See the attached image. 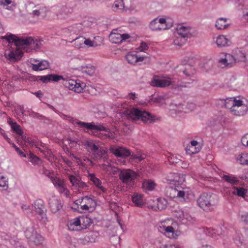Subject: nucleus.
Here are the masks:
<instances>
[{
  "mask_svg": "<svg viewBox=\"0 0 248 248\" xmlns=\"http://www.w3.org/2000/svg\"><path fill=\"white\" fill-rule=\"evenodd\" d=\"M123 115L129 120H140L144 123L150 124L155 120L154 116L149 112L135 108H126L123 111Z\"/></svg>",
  "mask_w": 248,
  "mask_h": 248,
  "instance_id": "obj_1",
  "label": "nucleus"
},
{
  "mask_svg": "<svg viewBox=\"0 0 248 248\" xmlns=\"http://www.w3.org/2000/svg\"><path fill=\"white\" fill-rule=\"evenodd\" d=\"M198 206L206 212L212 211L216 207L218 202L217 195L211 193H202L198 198Z\"/></svg>",
  "mask_w": 248,
  "mask_h": 248,
  "instance_id": "obj_2",
  "label": "nucleus"
},
{
  "mask_svg": "<svg viewBox=\"0 0 248 248\" xmlns=\"http://www.w3.org/2000/svg\"><path fill=\"white\" fill-rule=\"evenodd\" d=\"M2 39H6L9 43H15V45L16 46L26 45L27 46H30L31 47L33 48L34 49L38 48L39 46V42L36 40L34 41L31 37L26 38H20L15 35L10 34L2 37Z\"/></svg>",
  "mask_w": 248,
  "mask_h": 248,
  "instance_id": "obj_3",
  "label": "nucleus"
},
{
  "mask_svg": "<svg viewBox=\"0 0 248 248\" xmlns=\"http://www.w3.org/2000/svg\"><path fill=\"white\" fill-rule=\"evenodd\" d=\"M25 235L31 242L36 245H41L44 241V238L32 226L29 227L26 229L25 231Z\"/></svg>",
  "mask_w": 248,
  "mask_h": 248,
  "instance_id": "obj_4",
  "label": "nucleus"
},
{
  "mask_svg": "<svg viewBox=\"0 0 248 248\" xmlns=\"http://www.w3.org/2000/svg\"><path fill=\"white\" fill-rule=\"evenodd\" d=\"M85 146L94 160L102 157L107 153L103 147H99L92 142L87 141Z\"/></svg>",
  "mask_w": 248,
  "mask_h": 248,
  "instance_id": "obj_5",
  "label": "nucleus"
},
{
  "mask_svg": "<svg viewBox=\"0 0 248 248\" xmlns=\"http://www.w3.org/2000/svg\"><path fill=\"white\" fill-rule=\"evenodd\" d=\"M151 86L156 87L164 88L170 85H175L174 81L170 78H161L158 76H154L150 82Z\"/></svg>",
  "mask_w": 248,
  "mask_h": 248,
  "instance_id": "obj_6",
  "label": "nucleus"
},
{
  "mask_svg": "<svg viewBox=\"0 0 248 248\" xmlns=\"http://www.w3.org/2000/svg\"><path fill=\"white\" fill-rule=\"evenodd\" d=\"M137 177L135 171L131 170H123L119 174V178L123 183L131 185L133 183Z\"/></svg>",
  "mask_w": 248,
  "mask_h": 248,
  "instance_id": "obj_7",
  "label": "nucleus"
},
{
  "mask_svg": "<svg viewBox=\"0 0 248 248\" xmlns=\"http://www.w3.org/2000/svg\"><path fill=\"white\" fill-rule=\"evenodd\" d=\"M74 203L80 205L81 209L83 211H88L90 208H94L96 205L94 201L88 196H85L82 198L76 200Z\"/></svg>",
  "mask_w": 248,
  "mask_h": 248,
  "instance_id": "obj_8",
  "label": "nucleus"
},
{
  "mask_svg": "<svg viewBox=\"0 0 248 248\" xmlns=\"http://www.w3.org/2000/svg\"><path fill=\"white\" fill-rule=\"evenodd\" d=\"M248 110V108L247 106L243 104L242 100H238L236 105L232 108L231 112L233 115L240 116H243L246 114Z\"/></svg>",
  "mask_w": 248,
  "mask_h": 248,
  "instance_id": "obj_9",
  "label": "nucleus"
},
{
  "mask_svg": "<svg viewBox=\"0 0 248 248\" xmlns=\"http://www.w3.org/2000/svg\"><path fill=\"white\" fill-rule=\"evenodd\" d=\"M236 62L234 57L230 54H225L224 58H220L218 61V64L221 68L231 67Z\"/></svg>",
  "mask_w": 248,
  "mask_h": 248,
  "instance_id": "obj_10",
  "label": "nucleus"
},
{
  "mask_svg": "<svg viewBox=\"0 0 248 248\" xmlns=\"http://www.w3.org/2000/svg\"><path fill=\"white\" fill-rule=\"evenodd\" d=\"M67 176L70 183L75 189L84 188L87 186V184L81 181V178L79 176H76L71 174H68Z\"/></svg>",
  "mask_w": 248,
  "mask_h": 248,
  "instance_id": "obj_11",
  "label": "nucleus"
},
{
  "mask_svg": "<svg viewBox=\"0 0 248 248\" xmlns=\"http://www.w3.org/2000/svg\"><path fill=\"white\" fill-rule=\"evenodd\" d=\"M76 124L82 128H85L89 130H94L97 131H105L106 128L102 125H96L92 123H85L77 120Z\"/></svg>",
  "mask_w": 248,
  "mask_h": 248,
  "instance_id": "obj_12",
  "label": "nucleus"
},
{
  "mask_svg": "<svg viewBox=\"0 0 248 248\" xmlns=\"http://www.w3.org/2000/svg\"><path fill=\"white\" fill-rule=\"evenodd\" d=\"M48 204L51 212L54 213L60 211L62 207L61 201L55 197H52L49 199Z\"/></svg>",
  "mask_w": 248,
  "mask_h": 248,
  "instance_id": "obj_13",
  "label": "nucleus"
},
{
  "mask_svg": "<svg viewBox=\"0 0 248 248\" xmlns=\"http://www.w3.org/2000/svg\"><path fill=\"white\" fill-rule=\"evenodd\" d=\"M23 53L21 51L15 53L13 51L7 50L5 52L4 56L7 60L12 62H15L20 60Z\"/></svg>",
  "mask_w": 248,
  "mask_h": 248,
  "instance_id": "obj_14",
  "label": "nucleus"
},
{
  "mask_svg": "<svg viewBox=\"0 0 248 248\" xmlns=\"http://www.w3.org/2000/svg\"><path fill=\"white\" fill-rule=\"evenodd\" d=\"M111 152L117 157H127L131 156V154L129 150L125 147H119L117 148L113 149Z\"/></svg>",
  "mask_w": 248,
  "mask_h": 248,
  "instance_id": "obj_15",
  "label": "nucleus"
},
{
  "mask_svg": "<svg viewBox=\"0 0 248 248\" xmlns=\"http://www.w3.org/2000/svg\"><path fill=\"white\" fill-rule=\"evenodd\" d=\"M34 207L36 213L38 214L42 217V219L45 217V207L44 202L41 199L36 200L34 202Z\"/></svg>",
  "mask_w": 248,
  "mask_h": 248,
  "instance_id": "obj_16",
  "label": "nucleus"
},
{
  "mask_svg": "<svg viewBox=\"0 0 248 248\" xmlns=\"http://www.w3.org/2000/svg\"><path fill=\"white\" fill-rule=\"evenodd\" d=\"M49 67V63L48 61L43 60L37 64H31L32 69L37 71L46 69Z\"/></svg>",
  "mask_w": 248,
  "mask_h": 248,
  "instance_id": "obj_17",
  "label": "nucleus"
},
{
  "mask_svg": "<svg viewBox=\"0 0 248 248\" xmlns=\"http://www.w3.org/2000/svg\"><path fill=\"white\" fill-rule=\"evenodd\" d=\"M158 230L160 232L165 234L169 238L173 237L174 229L172 226H165L162 225L159 226Z\"/></svg>",
  "mask_w": 248,
  "mask_h": 248,
  "instance_id": "obj_18",
  "label": "nucleus"
},
{
  "mask_svg": "<svg viewBox=\"0 0 248 248\" xmlns=\"http://www.w3.org/2000/svg\"><path fill=\"white\" fill-rule=\"evenodd\" d=\"M68 227L71 231H78L84 228L81 226L80 220L79 218H76L72 220L68 224Z\"/></svg>",
  "mask_w": 248,
  "mask_h": 248,
  "instance_id": "obj_19",
  "label": "nucleus"
},
{
  "mask_svg": "<svg viewBox=\"0 0 248 248\" xmlns=\"http://www.w3.org/2000/svg\"><path fill=\"white\" fill-rule=\"evenodd\" d=\"M89 177L93 184L99 188L103 193H106L107 192V189L101 186V181L96 177L94 174H89Z\"/></svg>",
  "mask_w": 248,
  "mask_h": 248,
  "instance_id": "obj_20",
  "label": "nucleus"
},
{
  "mask_svg": "<svg viewBox=\"0 0 248 248\" xmlns=\"http://www.w3.org/2000/svg\"><path fill=\"white\" fill-rule=\"evenodd\" d=\"M232 188L234 190L232 191V194L237 195L239 197L245 198L248 193V190L243 187L233 186Z\"/></svg>",
  "mask_w": 248,
  "mask_h": 248,
  "instance_id": "obj_21",
  "label": "nucleus"
},
{
  "mask_svg": "<svg viewBox=\"0 0 248 248\" xmlns=\"http://www.w3.org/2000/svg\"><path fill=\"white\" fill-rule=\"evenodd\" d=\"M133 202L137 206H141L144 204L143 196L141 194L135 193L132 197Z\"/></svg>",
  "mask_w": 248,
  "mask_h": 248,
  "instance_id": "obj_22",
  "label": "nucleus"
},
{
  "mask_svg": "<svg viewBox=\"0 0 248 248\" xmlns=\"http://www.w3.org/2000/svg\"><path fill=\"white\" fill-rule=\"evenodd\" d=\"M227 18H220L216 21V27L218 30H223L227 28L229 24L227 23Z\"/></svg>",
  "mask_w": 248,
  "mask_h": 248,
  "instance_id": "obj_23",
  "label": "nucleus"
},
{
  "mask_svg": "<svg viewBox=\"0 0 248 248\" xmlns=\"http://www.w3.org/2000/svg\"><path fill=\"white\" fill-rule=\"evenodd\" d=\"M187 38L186 36L176 34L173 43L176 46H181L186 43Z\"/></svg>",
  "mask_w": 248,
  "mask_h": 248,
  "instance_id": "obj_24",
  "label": "nucleus"
},
{
  "mask_svg": "<svg viewBox=\"0 0 248 248\" xmlns=\"http://www.w3.org/2000/svg\"><path fill=\"white\" fill-rule=\"evenodd\" d=\"M9 124L13 131H14L18 135H22L23 132L20 127V126L17 124L16 122H14L11 119L8 121Z\"/></svg>",
  "mask_w": 248,
  "mask_h": 248,
  "instance_id": "obj_25",
  "label": "nucleus"
},
{
  "mask_svg": "<svg viewBox=\"0 0 248 248\" xmlns=\"http://www.w3.org/2000/svg\"><path fill=\"white\" fill-rule=\"evenodd\" d=\"M229 40L224 35H219L217 37L216 43L218 46L222 47L228 45Z\"/></svg>",
  "mask_w": 248,
  "mask_h": 248,
  "instance_id": "obj_26",
  "label": "nucleus"
},
{
  "mask_svg": "<svg viewBox=\"0 0 248 248\" xmlns=\"http://www.w3.org/2000/svg\"><path fill=\"white\" fill-rule=\"evenodd\" d=\"M237 100L234 97L227 98L224 100V106L226 108L230 109L231 111L232 108L236 105Z\"/></svg>",
  "mask_w": 248,
  "mask_h": 248,
  "instance_id": "obj_27",
  "label": "nucleus"
},
{
  "mask_svg": "<svg viewBox=\"0 0 248 248\" xmlns=\"http://www.w3.org/2000/svg\"><path fill=\"white\" fill-rule=\"evenodd\" d=\"M166 195L170 198H174L176 197V194L177 193V189L172 186H169L166 188L165 189Z\"/></svg>",
  "mask_w": 248,
  "mask_h": 248,
  "instance_id": "obj_28",
  "label": "nucleus"
},
{
  "mask_svg": "<svg viewBox=\"0 0 248 248\" xmlns=\"http://www.w3.org/2000/svg\"><path fill=\"white\" fill-rule=\"evenodd\" d=\"M190 29L183 26H180L177 28V34L188 37Z\"/></svg>",
  "mask_w": 248,
  "mask_h": 248,
  "instance_id": "obj_29",
  "label": "nucleus"
},
{
  "mask_svg": "<svg viewBox=\"0 0 248 248\" xmlns=\"http://www.w3.org/2000/svg\"><path fill=\"white\" fill-rule=\"evenodd\" d=\"M109 39L113 43L120 44L122 42V36L120 33L111 32L109 35Z\"/></svg>",
  "mask_w": 248,
  "mask_h": 248,
  "instance_id": "obj_30",
  "label": "nucleus"
},
{
  "mask_svg": "<svg viewBox=\"0 0 248 248\" xmlns=\"http://www.w3.org/2000/svg\"><path fill=\"white\" fill-rule=\"evenodd\" d=\"M222 178L227 182L232 185H237L239 182L238 179L232 175H223Z\"/></svg>",
  "mask_w": 248,
  "mask_h": 248,
  "instance_id": "obj_31",
  "label": "nucleus"
},
{
  "mask_svg": "<svg viewBox=\"0 0 248 248\" xmlns=\"http://www.w3.org/2000/svg\"><path fill=\"white\" fill-rule=\"evenodd\" d=\"M150 28L153 31L161 30L162 29H166L167 27H161L157 22V18L152 20L150 24Z\"/></svg>",
  "mask_w": 248,
  "mask_h": 248,
  "instance_id": "obj_32",
  "label": "nucleus"
},
{
  "mask_svg": "<svg viewBox=\"0 0 248 248\" xmlns=\"http://www.w3.org/2000/svg\"><path fill=\"white\" fill-rule=\"evenodd\" d=\"M125 7L124 5L123 0H116L114 1L112 9L114 11H117L118 10L124 9Z\"/></svg>",
  "mask_w": 248,
  "mask_h": 248,
  "instance_id": "obj_33",
  "label": "nucleus"
},
{
  "mask_svg": "<svg viewBox=\"0 0 248 248\" xmlns=\"http://www.w3.org/2000/svg\"><path fill=\"white\" fill-rule=\"evenodd\" d=\"M68 30L72 33L78 34L82 30V27L80 24H75L68 27Z\"/></svg>",
  "mask_w": 248,
  "mask_h": 248,
  "instance_id": "obj_34",
  "label": "nucleus"
},
{
  "mask_svg": "<svg viewBox=\"0 0 248 248\" xmlns=\"http://www.w3.org/2000/svg\"><path fill=\"white\" fill-rule=\"evenodd\" d=\"M167 204V200L164 198H159L157 200V207L159 210L165 209Z\"/></svg>",
  "mask_w": 248,
  "mask_h": 248,
  "instance_id": "obj_35",
  "label": "nucleus"
},
{
  "mask_svg": "<svg viewBox=\"0 0 248 248\" xmlns=\"http://www.w3.org/2000/svg\"><path fill=\"white\" fill-rule=\"evenodd\" d=\"M73 42L75 47L80 48L84 45V37L83 36L77 37L73 40Z\"/></svg>",
  "mask_w": 248,
  "mask_h": 248,
  "instance_id": "obj_36",
  "label": "nucleus"
},
{
  "mask_svg": "<svg viewBox=\"0 0 248 248\" xmlns=\"http://www.w3.org/2000/svg\"><path fill=\"white\" fill-rule=\"evenodd\" d=\"M126 59L129 63L135 64L137 62V56L134 54H127L126 56Z\"/></svg>",
  "mask_w": 248,
  "mask_h": 248,
  "instance_id": "obj_37",
  "label": "nucleus"
},
{
  "mask_svg": "<svg viewBox=\"0 0 248 248\" xmlns=\"http://www.w3.org/2000/svg\"><path fill=\"white\" fill-rule=\"evenodd\" d=\"M201 148L193 147L189 145L186 148V151L187 154L192 155L198 153L200 151Z\"/></svg>",
  "mask_w": 248,
  "mask_h": 248,
  "instance_id": "obj_38",
  "label": "nucleus"
},
{
  "mask_svg": "<svg viewBox=\"0 0 248 248\" xmlns=\"http://www.w3.org/2000/svg\"><path fill=\"white\" fill-rule=\"evenodd\" d=\"M81 71L83 73H85L88 75H92L95 71L94 67L92 65L82 66Z\"/></svg>",
  "mask_w": 248,
  "mask_h": 248,
  "instance_id": "obj_39",
  "label": "nucleus"
},
{
  "mask_svg": "<svg viewBox=\"0 0 248 248\" xmlns=\"http://www.w3.org/2000/svg\"><path fill=\"white\" fill-rule=\"evenodd\" d=\"M183 73L187 77H191L195 74V70L193 67L188 65L186 67Z\"/></svg>",
  "mask_w": 248,
  "mask_h": 248,
  "instance_id": "obj_40",
  "label": "nucleus"
},
{
  "mask_svg": "<svg viewBox=\"0 0 248 248\" xmlns=\"http://www.w3.org/2000/svg\"><path fill=\"white\" fill-rule=\"evenodd\" d=\"M142 185L143 187L148 190H153L155 186V183L151 181L144 182Z\"/></svg>",
  "mask_w": 248,
  "mask_h": 248,
  "instance_id": "obj_41",
  "label": "nucleus"
},
{
  "mask_svg": "<svg viewBox=\"0 0 248 248\" xmlns=\"http://www.w3.org/2000/svg\"><path fill=\"white\" fill-rule=\"evenodd\" d=\"M85 87V85L84 83H80V81L78 82L77 81H76V86H75L74 88V91L78 93H81Z\"/></svg>",
  "mask_w": 248,
  "mask_h": 248,
  "instance_id": "obj_42",
  "label": "nucleus"
},
{
  "mask_svg": "<svg viewBox=\"0 0 248 248\" xmlns=\"http://www.w3.org/2000/svg\"><path fill=\"white\" fill-rule=\"evenodd\" d=\"M234 58L236 60V62H245L246 60L245 54L240 51L237 53L236 57Z\"/></svg>",
  "mask_w": 248,
  "mask_h": 248,
  "instance_id": "obj_43",
  "label": "nucleus"
},
{
  "mask_svg": "<svg viewBox=\"0 0 248 248\" xmlns=\"http://www.w3.org/2000/svg\"><path fill=\"white\" fill-rule=\"evenodd\" d=\"M65 86L69 90L74 91L75 86H76V80L69 79L66 81Z\"/></svg>",
  "mask_w": 248,
  "mask_h": 248,
  "instance_id": "obj_44",
  "label": "nucleus"
},
{
  "mask_svg": "<svg viewBox=\"0 0 248 248\" xmlns=\"http://www.w3.org/2000/svg\"><path fill=\"white\" fill-rule=\"evenodd\" d=\"M52 182L55 186H58L59 187L60 186H62L63 184H64V182L62 180H61L58 177H51V179Z\"/></svg>",
  "mask_w": 248,
  "mask_h": 248,
  "instance_id": "obj_45",
  "label": "nucleus"
},
{
  "mask_svg": "<svg viewBox=\"0 0 248 248\" xmlns=\"http://www.w3.org/2000/svg\"><path fill=\"white\" fill-rule=\"evenodd\" d=\"M20 136L21 137V139H22V140L24 141L25 142L29 143V144L31 146H35L36 148H38L37 145L34 144V141H33L31 138L26 137V136L23 135V134H22V135Z\"/></svg>",
  "mask_w": 248,
  "mask_h": 248,
  "instance_id": "obj_46",
  "label": "nucleus"
},
{
  "mask_svg": "<svg viewBox=\"0 0 248 248\" xmlns=\"http://www.w3.org/2000/svg\"><path fill=\"white\" fill-rule=\"evenodd\" d=\"M30 158L31 163L34 165H38L41 162L40 159L33 154H30Z\"/></svg>",
  "mask_w": 248,
  "mask_h": 248,
  "instance_id": "obj_47",
  "label": "nucleus"
},
{
  "mask_svg": "<svg viewBox=\"0 0 248 248\" xmlns=\"http://www.w3.org/2000/svg\"><path fill=\"white\" fill-rule=\"evenodd\" d=\"M49 77L50 79V81H53L57 82L63 78L62 76H59L55 74H50L49 75Z\"/></svg>",
  "mask_w": 248,
  "mask_h": 248,
  "instance_id": "obj_48",
  "label": "nucleus"
},
{
  "mask_svg": "<svg viewBox=\"0 0 248 248\" xmlns=\"http://www.w3.org/2000/svg\"><path fill=\"white\" fill-rule=\"evenodd\" d=\"M8 186L7 181L5 180L4 177H0V188L2 189H5Z\"/></svg>",
  "mask_w": 248,
  "mask_h": 248,
  "instance_id": "obj_49",
  "label": "nucleus"
},
{
  "mask_svg": "<svg viewBox=\"0 0 248 248\" xmlns=\"http://www.w3.org/2000/svg\"><path fill=\"white\" fill-rule=\"evenodd\" d=\"M239 160L242 164H247L248 163V155L247 154H242Z\"/></svg>",
  "mask_w": 248,
  "mask_h": 248,
  "instance_id": "obj_50",
  "label": "nucleus"
},
{
  "mask_svg": "<svg viewBox=\"0 0 248 248\" xmlns=\"http://www.w3.org/2000/svg\"><path fill=\"white\" fill-rule=\"evenodd\" d=\"M58 189L60 192L64 193V194L67 196L69 194V191L67 188L65 186L64 184L58 187Z\"/></svg>",
  "mask_w": 248,
  "mask_h": 248,
  "instance_id": "obj_51",
  "label": "nucleus"
},
{
  "mask_svg": "<svg viewBox=\"0 0 248 248\" xmlns=\"http://www.w3.org/2000/svg\"><path fill=\"white\" fill-rule=\"evenodd\" d=\"M43 173L46 176H48L50 179H51V177H54V173L45 168H43Z\"/></svg>",
  "mask_w": 248,
  "mask_h": 248,
  "instance_id": "obj_52",
  "label": "nucleus"
},
{
  "mask_svg": "<svg viewBox=\"0 0 248 248\" xmlns=\"http://www.w3.org/2000/svg\"><path fill=\"white\" fill-rule=\"evenodd\" d=\"M30 116L33 118H39L40 119H44L45 118L44 116L34 112H32Z\"/></svg>",
  "mask_w": 248,
  "mask_h": 248,
  "instance_id": "obj_53",
  "label": "nucleus"
},
{
  "mask_svg": "<svg viewBox=\"0 0 248 248\" xmlns=\"http://www.w3.org/2000/svg\"><path fill=\"white\" fill-rule=\"evenodd\" d=\"M241 142L244 146H248V133L242 137Z\"/></svg>",
  "mask_w": 248,
  "mask_h": 248,
  "instance_id": "obj_54",
  "label": "nucleus"
},
{
  "mask_svg": "<svg viewBox=\"0 0 248 248\" xmlns=\"http://www.w3.org/2000/svg\"><path fill=\"white\" fill-rule=\"evenodd\" d=\"M241 220L244 223H248V213H244L241 215Z\"/></svg>",
  "mask_w": 248,
  "mask_h": 248,
  "instance_id": "obj_55",
  "label": "nucleus"
},
{
  "mask_svg": "<svg viewBox=\"0 0 248 248\" xmlns=\"http://www.w3.org/2000/svg\"><path fill=\"white\" fill-rule=\"evenodd\" d=\"M101 166V168H102V169H103L106 172L110 171V169L112 168L111 165L109 163H108V164H103Z\"/></svg>",
  "mask_w": 248,
  "mask_h": 248,
  "instance_id": "obj_56",
  "label": "nucleus"
},
{
  "mask_svg": "<svg viewBox=\"0 0 248 248\" xmlns=\"http://www.w3.org/2000/svg\"><path fill=\"white\" fill-rule=\"evenodd\" d=\"M148 48V46L147 44L145 42H141L139 48L140 51H144L147 50Z\"/></svg>",
  "mask_w": 248,
  "mask_h": 248,
  "instance_id": "obj_57",
  "label": "nucleus"
},
{
  "mask_svg": "<svg viewBox=\"0 0 248 248\" xmlns=\"http://www.w3.org/2000/svg\"><path fill=\"white\" fill-rule=\"evenodd\" d=\"M40 80H41L44 83L49 82L50 79L49 75L45 76H41L40 78Z\"/></svg>",
  "mask_w": 248,
  "mask_h": 248,
  "instance_id": "obj_58",
  "label": "nucleus"
},
{
  "mask_svg": "<svg viewBox=\"0 0 248 248\" xmlns=\"http://www.w3.org/2000/svg\"><path fill=\"white\" fill-rule=\"evenodd\" d=\"M93 42L90 39H86L84 38V44L88 46H93Z\"/></svg>",
  "mask_w": 248,
  "mask_h": 248,
  "instance_id": "obj_59",
  "label": "nucleus"
},
{
  "mask_svg": "<svg viewBox=\"0 0 248 248\" xmlns=\"http://www.w3.org/2000/svg\"><path fill=\"white\" fill-rule=\"evenodd\" d=\"M185 192L183 191H178L177 190V193L176 194V197L181 198L185 199Z\"/></svg>",
  "mask_w": 248,
  "mask_h": 248,
  "instance_id": "obj_60",
  "label": "nucleus"
},
{
  "mask_svg": "<svg viewBox=\"0 0 248 248\" xmlns=\"http://www.w3.org/2000/svg\"><path fill=\"white\" fill-rule=\"evenodd\" d=\"M93 235H89L88 236H86L85 237V239L86 240H87L89 242H90L91 243L94 242H95V238L93 237Z\"/></svg>",
  "mask_w": 248,
  "mask_h": 248,
  "instance_id": "obj_61",
  "label": "nucleus"
},
{
  "mask_svg": "<svg viewBox=\"0 0 248 248\" xmlns=\"http://www.w3.org/2000/svg\"><path fill=\"white\" fill-rule=\"evenodd\" d=\"M66 140L68 141V143H75V144H77L78 140L76 139H71L70 137H68L66 139Z\"/></svg>",
  "mask_w": 248,
  "mask_h": 248,
  "instance_id": "obj_62",
  "label": "nucleus"
},
{
  "mask_svg": "<svg viewBox=\"0 0 248 248\" xmlns=\"http://www.w3.org/2000/svg\"><path fill=\"white\" fill-rule=\"evenodd\" d=\"M11 3L10 0H0V5H7Z\"/></svg>",
  "mask_w": 248,
  "mask_h": 248,
  "instance_id": "obj_63",
  "label": "nucleus"
},
{
  "mask_svg": "<svg viewBox=\"0 0 248 248\" xmlns=\"http://www.w3.org/2000/svg\"><path fill=\"white\" fill-rule=\"evenodd\" d=\"M166 22V19L164 18H161L159 19L157 18V22L161 25V27H163V24H165Z\"/></svg>",
  "mask_w": 248,
  "mask_h": 248,
  "instance_id": "obj_64",
  "label": "nucleus"
}]
</instances>
